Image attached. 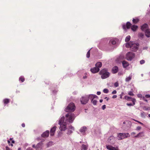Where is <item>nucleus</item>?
Here are the masks:
<instances>
[{
  "instance_id": "obj_50",
  "label": "nucleus",
  "mask_w": 150,
  "mask_h": 150,
  "mask_svg": "<svg viewBox=\"0 0 150 150\" xmlns=\"http://www.w3.org/2000/svg\"><path fill=\"white\" fill-rule=\"evenodd\" d=\"M117 93V91L116 90L113 91L112 93V94H116Z\"/></svg>"
},
{
  "instance_id": "obj_54",
  "label": "nucleus",
  "mask_w": 150,
  "mask_h": 150,
  "mask_svg": "<svg viewBox=\"0 0 150 150\" xmlns=\"http://www.w3.org/2000/svg\"><path fill=\"white\" fill-rule=\"evenodd\" d=\"M26 150H33L32 148H29L27 149Z\"/></svg>"
},
{
  "instance_id": "obj_1",
  "label": "nucleus",
  "mask_w": 150,
  "mask_h": 150,
  "mask_svg": "<svg viewBox=\"0 0 150 150\" xmlns=\"http://www.w3.org/2000/svg\"><path fill=\"white\" fill-rule=\"evenodd\" d=\"M75 117L74 114L71 113H69L66 115V122H64V117H62L59 120V124H64L67 122L71 123L73 122Z\"/></svg>"
},
{
  "instance_id": "obj_34",
  "label": "nucleus",
  "mask_w": 150,
  "mask_h": 150,
  "mask_svg": "<svg viewBox=\"0 0 150 150\" xmlns=\"http://www.w3.org/2000/svg\"><path fill=\"white\" fill-rule=\"evenodd\" d=\"M131 100L132 101V102L133 103L132 104L133 105H135V102H136V99L134 98H132L131 99Z\"/></svg>"
},
{
  "instance_id": "obj_55",
  "label": "nucleus",
  "mask_w": 150,
  "mask_h": 150,
  "mask_svg": "<svg viewBox=\"0 0 150 150\" xmlns=\"http://www.w3.org/2000/svg\"><path fill=\"white\" fill-rule=\"evenodd\" d=\"M144 112H142L141 113V115L142 117H143L144 115Z\"/></svg>"
},
{
  "instance_id": "obj_38",
  "label": "nucleus",
  "mask_w": 150,
  "mask_h": 150,
  "mask_svg": "<svg viewBox=\"0 0 150 150\" xmlns=\"http://www.w3.org/2000/svg\"><path fill=\"white\" fill-rule=\"evenodd\" d=\"M114 86L115 87H117L118 86L119 83H118V82H117L115 83H114Z\"/></svg>"
},
{
  "instance_id": "obj_29",
  "label": "nucleus",
  "mask_w": 150,
  "mask_h": 150,
  "mask_svg": "<svg viewBox=\"0 0 150 150\" xmlns=\"http://www.w3.org/2000/svg\"><path fill=\"white\" fill-rule=\"evenodd\" d=\"M143 109L145 110H150V107L144 106L143 107Z\"/></svg>"
},
{
  "instance_id": "obj_17",
  "label": "nucleus",
  "mask_w": 150,
  "mask_h": 150,
  "mask_svg": "<svg viewBox=\"0 0 150 150\" xmlns=\"http://www.w3.org/2000/svg\"><path fill=\"white\" fill-rule=\"evenodd\" d=\"M118 70V68L117 66L114 67L112 69V72L113 74H115Z\"/></svg>"
},
{
  "instance_id": "obj_16",
  "label": "nucleus",
  "mask_w": 150,
  "mask_h": 150,
  "mask_svg": "<svg viewBox=\"0 0 150 150\" xmlns=\"http://www.w3.org/2000/svg\"><path fill=\"white\" fill-rule=\"evenodd\" d=\"M106 147L109 150H118L117 149L110 145H106Z\"/></svg>"
},
{
  "instance_id": "obj_58",
  "label": "nucleus",
  "mask_w": 150,
  "mask_h": 150,
  "mask_svg": "<svg viewBox=\"0 0 150 150\" xmlns=\"http://www.w3.org/2000/svg\"><path fill=\"white\" fill-rule=\"evenodd\" d=\"M105 99H106V100L108 101V100L109 99V98H108L107 97H105Z\"/></svg>"
},
{
  "instance_id": "obj_49",
  "label": "nucleus",
  "mask_w": 150,
  "mask_h": 150,
  "mask_svg": "<svg viewBox=\"0 0 150 150\" xmlns=\"http://www.w3.org/2000/svg\"><path fill=\"white\" fill-rule=\"evenodd\" d=\"M127 105L128 106H133V105L131 103H127Z\"/></svg>"
},
{
  "instance_id": "obj_40",
  "label": "nucleus",
  "mask_w": 150,
  "mask_h": 150,
  "mask_svg": "<svg viewBox=\"0 0 150 150\" xmlns=\"http://www.w3.org/2000/svg\"><path fill=\"white\" fill-rule=\"evenodd\" d=\"M112 45H115L116 43V42L114 40H110V41Z\"/></svg>"
},
{
  "instance_id": "obj_8",
  "label": "nucleus",
  "mask_w": 150,
  "mask_h": 150,
  "mask_svg": "<svg viewBox=\"0 0 150 150\" xmlns=\"http://www.w3.org/2000/svg\"><path fill=\"white\" fill-rule=\"evenodd\" d=\"M131 25V24L129 22H128L127 23L126 25L123 24L122 25V27L124 30H126L127 29H129Z\"/></svg>"
},
{
  "instance_id": "obj_10",
  "label": "nucleus",
  "mask_w": 150,
  "mask_h": 150,
  "mask_svg": "<svg viewBox=\"0 0 150 150\" xmlns=\"http://www.w3.org/2000/svg\"><path fill=\"white\" fill-rule=\"evenodd\" d=\"M99 70V68L95 67L91 69L90 71L92 73L94 74L98 72Z\"/></svg>"
},
{
  "instance_id": "obj_31",
  "label": "nucleus",
  "mask_w": 150,
  "mask_h": 150,
  "mask_svg": "<svg viewBox=\"0 0 150 150\" xmlns=\"http://www.w3.org/2000/svg\"><path fill=\"white\" fill-rule=\"evenodd\" d=\"M82 149L84 150H87V147L86 145L83 144L82 146Z\"/></svg>"
},
{
  "instance_id": "obj_56",
  "label": "nucleus",
  "mask_w": 150,
  "mask_h": 150,
  "mask_svg": "<svg viewBox=\"0 0 150 150\" xmlns=\"http://www.w3.org/2000/svg\"><path fill=\"white\" fill-rule=\"evenodd\" d=\"M21 125H22V126L23 127H25V124H24V123H23V124H22Z\"/></svg>"
},
{
  "instance_id": "obj_20",
  "label": "nucleus",
  "mask_w": 150,
  "mask_h": 150,
  "mask_svg": "<svg viewBox=\"0 0 150 150\" xmlns=\"http://www.w3.org/2000/svg\"><path fill=\"white\" fill-rule=\"evenodd\" d=\"M88 99H91V100L92 99H93L97 97V96L96 95H90L88 96Z\"/></svg>"
},
{
  "instance_id": "obj_15",
  "label": "nucleus",
  "mask_w": 150,
  "mask_h": 150,
  "mask_svg": "<svg viewBox=\"0 0 150 150\" xmlns=\"http://www.w3.org/2000/svg\"><path fill=\"white\" fill-rule=\"evenodd\" d=\"M144 136V133L143 132H139L137 134L134 136L135 138H138Z\"/></svg>"
},
{
  "instance_id": "obj_46",
  "label": "nucleus",
  "mask_w": 150,
  "mask_h": 150,
  "mask_svg": "<svg viewBox=\"0 0 150 150\" xmlns=\"http://www.w3.org/2000/svg\"><path fill=\"white\" fill-rule=\"evenodd\" d=\"M145 97L147 98H150V95L149 94H146L145 95Z\"/></svg>"
},
{
  "instance_id": "obj_24",
  "label": "nucleus",
  "mask_w": 150,
  "mask_h": 150,
  "mask_svg": "<svg viewBox=\"0 0 150 150\" xmlns=\"http://www.w3.org/2000/svg\"><path fill=\"white\" fill-rule=\"evenodd\" d=\"M41 143H39L37 144V145L36 146L35 149L36 150L39 149L41 148Z\"/></svg>"
},
{
  "instance_id": "obj_3",
  "label": "nucleus",
  "mask_w": 150,
  "mask_h": 150,
  "mask_svg": "<svg viewBox=\"0 0 150 150\" xmlns=\"http://www.w3.org/2000/svg\"><path fill=\"white\" fill-rule=\"evenodd\" d=\"M99 74L101 75V78L103 79L107 78L110 76V73L105 69L101 70L99 72Z\"/></svg>"
},
{
  "instance_id": "obj_63",
  "label": "nucleus",
  "mask_w": 150,
  "mask_h": 150,
  "mask_svg": "<svg viewBox=\"0 0 150 150\" xmlns=\"http://www.w3.org/2000/svg\"><path fill=\"white\" fill-rule=\"evenodd\" d=\"M18 150H21V148H19L18 149Z\"/></svg>"
},
{
  "instance_id": "obj_4",
  "label": "nucleus",
  "mask_w": 150,
  "mask_h": 150,
  "mask_svg": "<svg viewBox=\"0 0 150 150\" xmlns=\"http://www.w3.org/2000/svg\"><path fill=\"white\" fill-rule=\"evenodd\" d=\"M75 106L74 103H70L67 108L65 110L66 112H73L75 110Z\"/></svg>"
},
{
  "instance_id": "obj_12",
  "label": "nucleus",
  "mask_w": 150,
  "mask_h": 150,
  "mask_svg": "<svg viewBox=\"0 0 150 150\" xmlns=\"http://www.w3.org/2000/svg\"><path fill=\"white\" fill-rule=\"evenodd\" d=\"M49 131L47 130L42 134L41 136L43 137H47L49 136Z\"/></svg>"
},
{
  "instance_id": "obj_11",
  "label": "nucleus",
  "mask_w": 150,
  "mask_h": 150,
  "mask_svg": "<svg viewBox=\"0 0 150 150\" xmlns=\"http://www.w3.org/2000/svg\"><path fill=\"white\" fill-rule=\"evenodd\" d=\"M74 128L71 126H69L68 128V131L67 132V134H68L69 135L73 132V131L74 130Z\"/></svg>"
},
{
  "instance_id": "obj_45",
  "label": "nucleus",
  "mask_w": 150,
  "mask_h": 150,
  "mask_svg": "<svg viewBox=\"0 0 150 150\" xmlns=\"http://www.w3.org/2000/svg\"><path fill=\"white\" fill-rule=\"evenodd\" d=\"M137 96L138 97L140 98H143V96H142V95L141 94H138L137 95Z\"/></svg>"
},
{
  "instance_id": "obj_13",
  "label": "nucleus",
  "mask_w": 150,
  "mask_h": 150,
  "mask_svg": "<svg viewBox=\"0 0 150 150\" xmlns=\"http://www.w3.org/2000/svg\"><path fill=\"white\" fill-rule=\"evenodd\" d=\"M56 129V127L55 126H54L51 129L50 133V135L51 136H53L54 135V132Z\"/></svg>"
},
{
  "instance_id": "obj_43",
  "label": "nucleus",
  "mask_w": 150,
  "mask_h": 150,
  "mask_svg": "<svg viewBox=\"0 0 150 150\" xmlns=\"http://www.w3.org/2000/svg\"><path fill=\"white\" fill-rule=\"evenodd\" d=\"M141 129V127L139 126H138L137 127L136 130H139Z\"/></svg>"
},
{
  "instance_id": "obj_64",
  "label": "nucleus",
  "mask_w": 150,
  "mask_h": 150,
  "mask_svg": "<svg viewBox=\"0 0 150 150\" xmlns=\"http://www.w3.org/2000/svg\"><path fill=\"white\" fill-rule=\"evenodd\" d=\"M148 116L149 117H150V114L148 115Z\"/></svg>"
},
{
  "instance_id": "obj_51",
  "label": "nucleus",
  "mask_w": 150,
  "mask_h": 150,
  "mask_svg": "<svg viewBox=\"0 0 150 150\" xmlns=\"http://www.w3.org/2000/svg\"><path fill=\"white\" fill-rule=\"evenodd\" d=\"M117 97V96L116 95H114L112 97V98H115Z\"/></svg>"
},
{
  "instance_id": "obj_41",
  "label": "nucleus",
  "mask_w": 150,
  "mask_h": 150,
  "mask_svg": "<svg viewBox=\"0 0 150 150\" xmlns=\"http://www.w3.org/2000/svg\"><path fill=\"white\" fill-rule=\"evenodd\" d=\"M128 94L131 96H134V94L132 92V91H129L128 92Z\"/></svg>"
},
{
  "instance_id": "obj_22",
  "label": "nucleus",
  "mask_w": 150,
  "mask_h": 150,
  "mask_svg": "<svg viewBox=\"0 0 150 150\" xmlns=\"http://www.w3.org/2000/svg\"><path fill=\"white\" fill-rule=\"evenodd\" d=\"M95 66L96 67L99 68V69L102 67V64L100 62H98L96 64Z\"/></svg>"
},
{
  "instance_id": "obj_35",
  "label": "nucleus",
  "mask_w": 150,
  "mask_h": 150,
  "mask_svg": "<svg viewBox=\"0 0 150 150\" xmlns=\"http://www.w3.org/2000/svg\"><path fill=\"white\" fill-rule=\"evenodd\" d=\"M90 50H89L87 52L86 54V57L88 58L90 57Z\"/></svg>"
},
{
  "instance_id": "obj_14",
  "label": "nucleus",
  "mask_w": 150,
  "mask_h": 150,
  "mask_svg": "<svg viewBox=\"0 0 150 150\" xmlns=\"http://www.w3.org/2000/svg\"><path fill=\"white\" fill-rule=\"evenodd\" d=\"M145 35L148 38L150 37V29H146L145 32Z\"/></svg>"
},
{
  "instance_id": "obj_18",
  "label": "nucleus",
  "mask_w": 150,
  "mask_h": 150,
  "mask_svg": "<svg viewBox=\"0 0 150 150\" xmlns=\"http://www.w3.org/2000/svg\"><path fill=\"white\" fill-rule=\"evenodd\" d=\"M148 27V25L146 24H144L141 26V29L142 31H144Z\"/></svg>"
},
{
  "instance_id": "obj_47",
  "label": "nucleus",
  "mask_w": 150,
  "mask_h": 150,
  "mask_svg": "<svg viewBox=\"0 0 150 150\" xmlns=\"http://www.w3.org/2000/svg\"><path fill=\"white\" fill-rule=\"evenodd\" d=\"M142 99L144 101H146V102H148V100L145 98V97L143 96V98H142Z\"/></svg>"
},
{
  "instance_id": "obj_37",
  "label": "nucleus",
  "mask_w": 150,
  "mask_h": 150,
  "mask_svg": "<svg viewBox=\"0 0 150 150\" xmlns=\"http://www.w3.org/2000/svg\"><path fill=\"white\" fill-rule=\"evenodd\" d=\"M125 98L127 100H130V99H131L132 98L126 96H125Z\"/></svg>"
},
{
  "instance_id": "obj_48",
  "label": "nucleus",
  "mask_w": 150,
  "mask_h": 150,
  "mask_svg": "<svg viewBox=\"0 0 150 150\" xmlns=\"http://www.w3.org/2000/svg\"><path fill=\"white\" fill-rule=\"evenodd\" d=\"M102 108L103 110H104L106 108L105 105H103L102 107Z\"/></svg>"
},
{
  "instance_id": "obj_53",
  "label": "nucleus",
  "mask_w": 150,
  "mask_h": 150,
  "mask_svg": "<svg viewBox=\"0 0 150 150\" xmlns=\"http://www.w3.org/2000/svg\"><path fill=\"white\" fill-rule=\"evenodd\" d=\"M97 94L98 95H99L101 94V92L100 91H98L97 93Z\"/></svg>"
},
{
  "instance_id": "obj_62",
  "label": "nucleus",
  "mask_w": 150,
  "mask_h": 150,
  "mask_svg": "<svg viewBox=\"0 0 150 150\" xmlns=\"http://www.w3.org/2000/svg\"><path fill=\"white\" fill-rule=\"evenodd\" d=\"M11 142H12V143H13V144H14V143H15V141H14V140H12V141Z\"/></svg>"
},
{
  "instance_id": "obj_21",
  "label": "nucleus",
  "mask_w": 150,
  "mask_h": 150,
  "mask_svg": "<svg viewBox=\"0 0 150 150\" xmlns=\"http://www.w3.org/2000/svg\"><path fill=\"white\" fill-rule=\"evenodd\" d=\"M138 28V26L137 25H133L131 26V29L133 31H135L137 30Z\"/></svg>"
},
{
  "instance_id": "obj_25",
  "label": "nucleus",
  "mask_w": 150,
  "mask_h": 150,
  "mask_svg": "<svg viewBox=\"0 0 150 150\" xmlns=\"http://www.w3.org/2000/svg\"><path fill=\"white\" fill-rule=\"evenodd\" d=\"M132 76L129 75L128 77L126 78L125 79V81L126 82H128L132 79Z\"/></svg>"
},
{
  "instance_id": "obj_6",
  "label": "nucleus",
  "mask_w": 150,
  "mask_h": 150,
  "mask_svg": "<svg viewBox=\"0 0 150 150\" xmlns=\"http://www.w3.org/2000/svg\"><path fill=\"white\" fill-rule=\"evenodd\" d=\"M134 53L132 52H128L126 55V58L128 60H131L134 57Z\"/></svg>"
},
{
  "instance_id": "obj_44",
  "label": "nucleus",
  "mask_w": 150,
  "mask_h": 150,
  "mask_svg": "<svg viewBox=\"0 0 150 150\" xmlns=\"http://www.w3.org/2000/svg\"><path fill=\"white\" fill-rule=\"evenodd\" d=\"M124 95V93L123 92H122L121 93V94H120V98L121 99H122V96H123V95Z\"/></svg>"
},
{
  "instance_id": "obj_23",
  "label": "nucleus",
  "mask_w": 150,
  "mask_h": 150,
  "mask_svg": "<svg viewBox=\"0 0 150 150\" xmlns=\"http://www.w3.org/2000/svg\"><path fill=\"white\" fill-rule=\"evenodd\" d=\"M10 102V100L6 98L3 100V102L5 104H7Z\"/></svg>"
},
{
  "instance_id": "obj_2",
  "label": "nucleus",
  "mask_w": 150,
  "mask_h": 150,
  "mask_svg": "<svg viewBox=\"0 0 150 150\" xmlns=\"http://www.w3.org/2000/svg\"><path fill=\"white\" fill-rule=\"evenodd\" d=\"M139 46L138 43H135L133 42H130L125 44V46L127 48H130L132 51L136 52L138 50Z\"/></svg>"
},
{
  "instance_id": "obj_28",
  "label": "nucleus",
  "mask_w": 150,
  "mask_h": 150,
  "mask_svg": "<svg viewBox=\"0 0 150 150\" xmlns=\"http://www.w3.org/2000/svg\"><path fill=\"white\" fill-rule=\"evenodd\" d=\"M138 37L142 38H143L144 37V35L143 33H139L138 34Z\"/></svg>"
},
{
  "instance_id": "obj_39",
  "label": "nucleus",
  "mask_w": 150,
  "mask_h": 150,
  "mask_svg": "<svg viewBox=\"0 0 150 150\" xmlns=\"http://www.w3.org/2000/svg\"><path fill=\"white\" fill-rule=\"evenodd\" d=\"M145 62V61L144 60H141L140 62V63L141 64H144Z\"/></svg>"
},
{
  "instance_id": "obj_26",
  "label": "nucleus",
  "mask_w": 150,
  "mask_h": 150,
  "mask_svg": "<svg viewBox=\"0 0 150 150\" xmlns=\"http://www.w3.org/2000/svg\"><path fill=\"white\" fill-rule=\"evenodd\" d=\"M86 128L85 127H82L80 129V132H84L86 130Z\"/></svg>"
},
{
  "instance_id": "obj_36",
  "label": "nucleus",
  "mask_w": 150,
  "mask_h": 150,
  "mask_svg": "<svg viewBox=\"0 0 150 150\" xmlns=\"http://www.w3.org/2000/svg\"><path fill=\"white\" fill-rule=\"evenodd\" d=\"M109 91L107 89L105 88L103 90L104 93H107Z\"/></svg>"
},
{
  "instance_id": "obj_59",
  "label": "nucleus",
  "mask_w": 150,
  "mask_h": 150,
  "mask_svg": "<svg viewBox=\"0 0 150 150\" xmlns=\"http://www.w3.org/2000/svg\"><path fill=\"white\" fill-rule=\"evenodd\" d=\"M35 146H35V145L34 144L33 145V146H32V147L33 148H35Z\"/></svg>"
},
{
  "instance_id": "obj_9",
  "label": "nucleus",
  "mask_w": 150,
  "mask_h": 150,
  "mask_svg": "<svg viewBox=\"0 0 150 150\" xmlns=\"http://www.w3.org/2000/svg\"><path fill=\"white\" fill-rule=\"evenodd\" d=\"M60 125L59 129L61 131H65L66 129V123L64 124H59Z\"/></svg>"
},
{
  "instance_id": "obj_52",
  "label": "nucleus",
  "mask_w": 150,
  "mask_h": 150,
  "mask_svg": "<svg viewBox=\"0 0 150 150\" xmlns=\"http://www.w3.org/2000/svg\"><path fill=\"white\" fill-rule=\"evenodd\" d=\"M6 150H11L8 146H6Z\"/></svg>"
},
{
  "instance_id": "obj_32",
  "label": "nucleus",
  "mask_w": 150,
  "mask_h": 150,
  "mask_svg": "<svg viewBox=\"0 0 150 150\" xmlns=\"http://www.w3.org/2000/svg\"><path fill=\"white\" fill-rule=\"evenodd\" d=\"M19 81H21V82H23L25 81V79L22 76H21L19 78Z\"/></svg>"
},
{
  "instance_id": "obj_19",
  "label": "nucleus",
  "mask_w": 150,
  "mask_h": 150,
  "mask_svg": "<svg viewBox=\"0 0 150 150\" xmlns=\"http://www.w3.org/2000/svg\"><path fill=\"white\" fill-rule=\"evenodd\" d=\"M122 64L123 67L126 68L129 65L128 63L126 61H124L122 62Z\"/></svg>"
},
{
  "instance_id": "obj_60",
  "label": "nucleus",
  "mask_w": 150,
  "mask_h": 150,
  "mask_svg": "<svg viewBox=\"0 0 150 150\" xmlns=\"http://www.w3.org/2000/svg\"><path fill=\"white\" fill-rule=\"evenodd\" d=\"M8 143L9 144V145H10V142L9 140L7 141Z\"/></svg>"
},
{
  "instance_id": "obj_42",
  "label": "nucleus",
  "mask_w": 150,
  "mask_h": 150,
  "mask_svg": "<svg viewBox=\"0 0 150 150\" xmlns=\"http://www.w3.org/2000/svg\"><path fill=\"white\" fill-rule=\"evenodd\" d=\"M134 120L135 121V122H137L139 123L140 124H141V125H144L143 123H142V122H140V121H139L138 120Z\"/></svg>"
},
{
  "instance_id": "obj_5",
  "label": "nucleus",
  "mask_w": 150,
  "mask_h": 150,
  "mask_svg": "<svg viewBox=\"0 0 150 150\" xmlns=\"http://www.w3.org/2000/svg\"><path fill=\"white\" fill-rule=\"evenodd\" d=\"M130 135L129 133H119L118 134V139L121 140L124 139L129 137Z\"/></svg>"
},
{
  "instance_id": "obj_61",
  "label": "nucleus",
  "mask_w": 150,
  "mask_h": 150,
  "mask_svg": "<svg viewBox=\"0 0 150 150\" xmlns=\"http://www.w3.org/2000/svg\"><path fill=\"white\" fill-rule=\"evenodd\" d=\"M102 101H103V100H102V99H100V103H101V102H102Z\"/></svg>"
},
{
  "instance_id": "obj_33",
  "label": "nucleus",
  "mask_w": 150,
  "mask_h": 150,
  "mask_svg": "<svg viewBox=\"0 0 150 150\" xmlns=\"http://www.w3.org/2000/svg\"><path fill=\"white\" fill-rule=\"evenodd\" d=\"M91 102L93 105H96L97 101L96 100L92 99Z\"/></svg>"
},
{
  "instance_id": "obj_30",
  "label": "nucleus",
  "mask_w": 150,
  "mask_h": 150,
  "mask_svg": "<svg viewBox=\"0 0 150 150\" xmlns=\"http://www.w3.org/2000/svg\"><path fill=\"white\" fill-rule=\"evenodd\" d=\"M130 39V36L129 35L127 36L125 38V41L127 42L129 41Z\"/></svg>"
},
{
  "instance_id": "obj_27",
  "label": "nucleus",
  "mask_w": 150,
  "mask_h": 150,
  "mask_svg": "<svg viewBox=\"0 0 150 150\" xmlns=\"http://www.w3.org/2000/svg\"><path fill=\"white\" fill-rule=\"evenodd\" d=\"M139 21V19L138 18L134 19L133 18L132 20V21L133 23L136 24Z\"/></svg>"
},
{
  "instance_id": "obj_7",
  "label": "nucleus",
  "mask_w": 150,
  "mask_h": 150,
  "mask_svg": "<svg viewBox=\"0 0 150 150\" xmlns=\"http://www.w3.org/2000/svg\"><path fill=\"white\" fill-rule=\"evenodd\" d=\"M88 100V98L87 96L82 97L81 98L80 101L81 103L83 104H86Z\"/></svg>"
},
{
  "instance_id": "obj_57",
  "label": "nucleus",
  "mask_w": 150,
  "mask_h": 150,
  "mask_svg": "<svg viewBox=\"0 0 150 150\" xmlns=\"http://www.w3.org/2000/svg\"><path fill=\"white\" fill-rule=\"evenodd\" d=\"M136 134V133L134 132H132L131 133V135H133L135 134Z\"/></svg>"
}]
</instances>
